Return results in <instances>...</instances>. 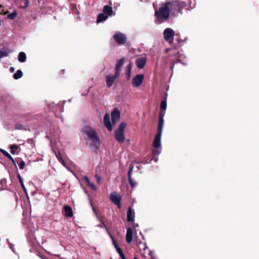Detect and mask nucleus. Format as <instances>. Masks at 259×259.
Wrapping results in <instances>:
<instances>
[{
	"label": "nucleus",
	"instance_id": "38",
	"mask_svg": "<svg viewBox=\"0 0 259 259\" xmlns=\"http://www.w3.org/2000/svg\"><path fill=\"white\" fill-rule=\"evenodd\" d=\"M58 157V159L59 160V161L64 166H65V162L64 161V160L61 158V157Z\"/></svg>",
	"mask_w": 259,
	"mask_h": 259
},
{
	"label": "nucleus",
	"instance_id": "9",
	"mask_svg": "<svg viewBox=\"0 0 259 259\" xmlns=\"http://www.w3.org/2000/svg\"><path fill=\"white\" fill-rule=\"evenodd\" d=\"M111 115L112 122L114 124L119 120L120 113L117 108H115L112 111Z\"/></svg>",
	"mask_w": 259,
	"mask_h": 259
},
{
	"label": "nucleus",
	"instance_id": "13",
	"mask_svg": "<svg viewBox=\"0 0 259 259\" xmlns=\"http://www.w3.org/2000/svg\"><path fill=\"white\" fill-rule=\"evenodd\" d=\"M124 59L122 58L118 60L115 66V76L118 77L119 75V72L121 70L122 66L123 64V61Z\"/></svg>",
	"mask_w": 259,
	"mask_h": 259
},
{
	"label": "nucleus",
	"instance_id": "20",
	"mask_svg": "<svg viewBox=\"0 0 259 259\" xmlns=\"http://www.w3.org/2000/svg\"><path fill=\"white\" fill-rule=\"evenodd\" d=\"M167 108L166 100H164L160 103V111L159 113L163 112V115H165V111Z\"/></svg>",
	"mask_w": 259,
	"mask_h": 259
},
{
	"label": "nucleus",
	"instance_id": "21",
	"mask_svg": "<svg viewBox=\"0 0 259 259\" xmlns=\"http://www.w3.org/2000/svg\"><path fill=\"white\" fill-rule=\"evenodd\" d=\"M65 214L66 217H71L73 215L72 208L69 206H65L64 207Z\"/></svg>",
	"mask_w": 259,
	"mask_h": 259
},
{
	"label": "nucleus",
	"instance_id": "25",
	"mask_svg": "<svg viewBox=\"0 0 259 259\" xmlns=\"http://www.w3.org/2000/svg\"><path fill=\"white\" fill-rule=\"evenodd\" d=\"M23 73L21 70H18L13 75V78L15 79L20 78L22 76Z\"/></svg>",
	"mask_w": 259,
	"mask_h": 259
},
{
	"label": "nucleus",
	"instance_id": "50",
	"mask_svg": "<svg viewBox=\"0 0 259 259\" xmlns=\"http://www.w3.org/2000/svg\"><path fill=\"white\" fill-rule=\"evenodd\" d=\"M134 259H139V258L138 257H135Z\"/></svg>",
	"mask_w": 259,
	"mask_h": 259
},
{
	"label": "nucleus",
	"instance_id": "6",
	"mask_svg": "<svg viewBox=\"0 0 259 259\" xmlns=\"http://www.w3.org/2000/svg\"><path fill=\"white\" fill-rule=\"evenodd\" d=\"M113 37L115 41L120 45H123L125 43L127 39L125 35L119 32L115 33Z\"/></svg>",
	"mask_w": 259,
	"mask_h": 259
},
{
	"label": "nucleus",
	"instance_id": "5",
	"mask_svg": "<svg viewBox=\"0 0 259 259\" xmlns=\"http://www.w3.org/2000/svg\"><path fill=\"white\" fill-rule=\"evenodd\" d=\"M164 39L168 42H172L174 38V31L170 28L165 29L163 31Z\"/></svg>",
	"mask_w": 259,
	"mask_h": 259
},
{
	"label": "nucleus",
	"instance_id": "26",
	"mask_svg": "<svg viewBox=\"0 0 259 259\" xmlns=\"http://www.w3.org/2000/svg\"><path fill=\"white\" fill-rule=\"evenodd\" d=\"M18 13L16 11H14L12 13L7 15V18L10 20L15 19L17 16Z\"/></svg>",
	"mask_w": 259,
	"mask_h": 259
},
{
	"label": "nucleus",
	"instance_id": "16",
	"mask_svg": "<svg viewBox=\"0 0 259 259\" xmlns=\"http://www.w3.org/2000/svg\"><path fill=\"white\" fill-rule=\"evenodd\" d=\"M116 77L115 76H114L113 75H109L106 76V81L108 88H110L112 85Z\"/></svg>",
	"mask_w": 259,
	"mask_h": 259
},
{
	"label": "nucleus",
	"instance_id": "39",
	"mask_svg": "<svg viewBox=\"0 0 259 259\" xmlns=\"http://www.w3.org/2000/svg\"><path fill=\"white\" fill-rule=\"evenodd\" d=\"M17 177L19 180V182L20 183V184H22L23 183V179L21 178V176L19 174H18L17 175Z\"/></svg>",
	"mask_w": 259,
	"mask_h": 259
},
{
	"label": "nucleus",
	"instance_id": "28",
	"mask_svg": "<svg viewBox=\"0 0 259 259\" xmlns=\"http://www.w3.org/2000/svg\"><path fill=\"white\" fill-rule=\"evenodd\" d=\"M115 249H116L117 252L119 254V255H120V257L121 258V259H126L124 254L122 252V250L121 249V248L119 246L117 247V248H115Z\"/></svg>",
	"mask_w": 259,
	"mask_h": 259
},
{
	"label": "nucleus",
	"instance_id": "4",
	"mask_svg": "<svg viewBox=\"0 0 259 259\" xmlns=\"http://www.w3.org/2000/svg\"><path fill=\"white\" fill-rule=\"evenodd\" d=\"M126 124L125 122L121 123L118 128L115 131V140L119 143H123L125 141L124 130Z\"/></svg>",
	"mask_w": 259,
	"mask_h": 259
},
{
	"label": "nucleus",
	"instance_id": "24",
	"mask_svg": "<svg viewBox=\"0 0 259 259\" xmlns=\"http://www.w3.org/2000/svg\"><path fill=\"white\" fill-rule=\"evenodd\" d=\"M84 179L85 180L86 182L87 183L88 185L91 187L94 190H96L97 188L95 186V185L93 184L90 182L89 178L87 176H84Z\"/></svg>",
	"mask_w": 259,
	"mask_h": 259
},
{
	"label": "nucleus",
	"instance_id": "36",
	"mask_svg": "<svg viewBox=\"0 0 259 259\" xmlns=\"http://www.w3.org/2000/svg\"><path fill=\"white\" fill-rule=\"evenodd\" d=\"M95 178L96 179L97 182L98 184H100L101 182V177L99 176L98 174L95 175Z\"/></svg>",
	"mask_w": 259,
	"mask_h": 259
},
{
	"label": "nucleus",
	"instance_id": "19",
	"mask_svg": "<svg viewBox=\"0 0 259 259\" xmlns=\"http://www.w3.org/2000/svg\"><path fill=\"white\" fill-rule=\"evenodd\" d=\"M108 18V15L105 13H100L97 17V23H99L106 21Z\"/></svg>",
	"mask_w": 259,
	"mask_h": 259
},
{
	"label": "nucleus",
	"instance_id": "11",
	"mask_svg": "<svg viewBox=\"0 0 259 259\" xmlns=\"http://www.w3.org/2000/svg\"><path fill=\"white\" fill-rule=\"evenodd\" d=\"M147 62V59L145 57L138 58L136 60V65L139 69L144 68Z\"/></svg>",
	"mask_w": 259,
	"mask_h": 259
},
{
	"label": "nucleus",
	"instance_id": "33",
	"mask_svg": "<svg viewBox=\"0 0 259 259\" xmlns=\"http://www.w3.org/2000/svg\"><path fill=\"white\" fill-rule=\"evenodd\" d=\"M133 168H134L133 166L130 165V166L129 167L128 171V173H127V176H132V174L133 172Z\"/></svg>",
	"mask_w": 259,
	"mask_h": 259
},
{
	"label": "nucleus",
	"instance_id": "34",
	"mask_svg": "<svg viewBox=\"0 0 259 259\" xmlns=\"http://www.w3.org/2000/svg\"><path fill=\"white\" fill-rule=\"evenodd\" d=\"M0 152H2L6 157L8 156V155L9 154L7 151L1 148H0Z\"/></svg>",
	"mask_w": 259,
	"mask_h": 259
},
{
	"label": "nucleus",
	"instance_id": "12",
	"mask_svg": "<svg viewBox=\"0 0 259 259\" xmlns=\"http://www.w3.org/2000/svg\"><path fill=\"white\" fill-rule=\"evenodd\" d=\"M104 123L106 127L110 131L112 130V126L110 122V115L106 113L104 117Z\"/></svg>",
	"mask_w": 259,
	"mask_h": 259
},
{
	"label": "nucleus",
	"instance_id": "10",
	"mask_svg": "<svg viewBox=\"0 0 259 259\" xmlns=\"http://www.w3.org/2000/svg\"><path fill=\"white\" fill-rule=\"evenodd\" d=\"M162 134L157 133L156 135L153 142V147L154 148L157 149L159 148H161V138Z\"/></svg>",
	"mask_w": 259,
	"mask_h": 259
},
{
	"label": "nucleus",
	"instance_id": "45",
	"mask_svg": "<svg viewBox=\"0 0 259 259\" xmlns=\"http://www.w3.org/2000/svg\"><path fill=\"white\" fill-rule=\"evenodd\" d=\"M7 158H8L9 159H10L11 160L13 159V157L12 156L9 154L8 155V156L7 157Z\"/></svg>",
	"mask_w": 259,
	"mask_h": 259
},
{
	"label": "nucleus",
	"instance_id": "43",
	"mask_svg": "<svg viewBox=\"0 0 259 259\" xmlns=\"http://www.w3.org/2000/svg\"><path fill=\"white\" fill-rule=\"evenodd\" d=\"M21 186H22V187L23 189L24 190V191L25 192H26L27 190H26V188H25V186H24V183L21 184Z\"/></svg>",
	"mask_w": 259,
	"mask_h": 259
},
{
	"label": "nucleus",
	"instance_id": "1",
	"mask_svg": "<svg viewBox=\"0 0 259 259\" xmlns=\"http://www.w3.org/2000/svg\"><path fill=\"white\" fill-rule=\"evenodd\" d=\"M171 16L182 15L183 10L186 7V3L182 0H172L166 2Z\"/></svg>",
	"mask_w": 259,
	"mask_h": 259
},
{
	"label": "nucleus",
	"instance_id": "18",
	"mask_svg": "<svg viewBox=\"0 0 259 259\" xmlns=\"http://www.w3.org/2000/svg\"><path fill=\"white\" fill-rule=\"evenodd\" d=\"M133 232L132 228H129L127 229L126 234V240L127 243H130L133 240Z\"/></svg>",
	"mask_w": 259,
	"mask_h": 259
},
{
	"label": "nucleus",
	"instance_id": "17",
	"mask_svg": "<svg viewBox=\"0 0 259 259\" xmlns=\"http://www.w3.org/2000/svg\"><path fill=\"white\" fill-rule=\"evenodd\" d=\"M135 219V212L131 207H129L127 212V221L128 222H133Z\"/></svg>",
	"mask_w": 259,
	"mask_h": 259
},
{
	"label": "nucleus",
	"instance_id": "35",
	"mask_svg": "<svg viewBox=\"0 0 259 259\" xmlns=\"http://www.w3.org/2000/svg\"><path fill=\"white\" fill-rule=\"evenodd\" d=\"M97 226L101 227V228H105V229L106 230V231L107 232V233L108 234H109V232L108 229L107 228V227H106L104 223H102V224L101 225H97Z\"/></svg>",
	"mask_w": 259,
	"mask_h": 259
},
{
	"label": "nucleus",
	"instance_id": "8",
	"mask_svg": "<svg viewBox=\"0 0 259 259\" xmlns=\"http://www.w3.org/2000/svg\"><path fill=\"white\" fill-rule=\"evenodd\" d=\"M144 79V75L140 74L136 75L133 79V85L134 87H139L143 82Z\"/></svg>",
	"mask_w": 259,
	"mask_h": 259
},
{
	"label": "nucleus",
	"instance_id": "3",
	"mask_svg": "<svg viewBox=\"0 0 259 259\" xmlns=\"http://www.w3.org/2000/svg\"><path fill=\"white\" fill-rule=\"evenodd\" d=\"M83 132L92 141L95 145L99 144V137L97 132L91 127L85 126L83 129Z\"/></svg>",
	"mask_w": 259,
	"mask_h": 259
},
{
	"label": "nucleus",
	"instance_id": "32",
	"mask_svg": "<svg viewBox=\"0 0 259 259\" xmlns=\"http://www.w3.org/2000/svg\"><path fill=\"white\" fill-rule=\"evenodd\" d=\"M25 163L24 161H21L19 164V167L20 169H23L25 166Z\"/></svg>",
	"mask_w": 259,
	"mask_h": 259
},
{
	"label": "nucleus",
	"instance_id": "14",
	"mask_svg": "<svg viewBox=\"0 0 259 259\" xmlns=\"http://www.w3.org/2000/svg\"><path fill=\"white\" fill-rule=\"evenodd\" d=\"M103 12L108 15V17L112 15L114 16L115 15V13L113 12L112 7L109 5H105L104 6Z\"/></svg>",
	"mask_w": 259,
	"mask_h": 259
},
{
	"label": "nucleus",
	"instance_id": "48",
	"mask_svg": "<svg viewBox=\"0 0 259 259\" xmlns=\"http://www.w3.org/2000/svg\"><path fill=\"white\" fill-rule=\"evenodd\" d=\"M109 6H111L112 5V1H110L109 2Z\"/></svg>",
	"mask_w": 259,
	"mask_h": 259
},
{
	"label": "nucleus",
	"instance_id": "22",
	"mask_svg": "<svg viewBox=\"0 0 259 259\" xmlns=\"http://www.w3.org/2000/svg\"><path fill=\"white\" fill-rule=\"evenodd\" d=\"M133 67V64L132 62H131L130 63L127 65L126 67V76L127 79H130L131 77V73L132 71V68Z\"/></svg>",
	"mask_w": 259,
	"mask_h": 259
},
{
	"label": "nucleus",
	"instance_id": "31",
	"mask_svg": "<svg viewBox=\"0 0 259 259\" xmlns=\"http://www.w3.org/2000/svg\"><path fill=\"white\" fill-rule=\"evenodd\" d=\"M128 180L131 187H134L136 185V183L133 181L132 176H128Z\"/></svg>",
	"mask_w": 259,
	"mask_h": 259
},
{
	"label": "nucleus",
	"instance_id": "29",
	"mask_svg": "<svg viewBox=\"0 0 259 259\" xmlns=\"http://www.w3.org/2000/svg\"><path fill=\"white\" fill-rule=\"evenodd\" d=\"M161 152V148H154V149L153 150L152 153L154 156L158 155L160 154Z\"/></svg>",
	"mask_w": 259,
	"mask_h": 259
},
{
	"label": "nucleus",
	"instance_id": "44",
	"mask_svg": "<svg viewBox=\"0 0 259 259\" xmlns=\"http://www.w3.org/2000/svg\"><path fill=\"white\" fill-rule=\"evenodd\" d=\"M151 160H154L155 162H157L158 160V157H154L152 158Z\"/></svg>",
	"mask_w": 259,
	"mask_h": 259
},
{
	"label": "nucleus",
	"instance_id": "42",
	"mask_svg": "<svg viewBox=\"0 0 259 259\" xmlns=\"http://www.w3.org/2000/svg\"><path fill=\"white\" fill-rule=\"evenodd\" d=\"M149 254L151 256V259H157L153 254H152V253L150 251L149 253Z\"/></svg>",
	"mask_w": 259,
	"mask_h": 259
},
{
	"label": "nucleus",
	"instance_id": "30",
	"mask_svg": "<svg viewBox=\"0 0 259 259\" xmlns=\"http://www.w3.org/2000/svg\"><path fill=\"white\" fill-rule=\"evenodd\" d=\"M15 129L16 130H25V128L24 126L21 124H17L15 126Z\"/></svg>",
	"mask_w": 259,
	"mask_h": 259
},
{
	"label": "nucleus",
	"instance_id": "2",
	"mask_svg": "<svg viewBox=\"0 0 259 259\" xmlns=\"http://www.w3.org/2000/svg\"><path fill=\"white\" fill-rule=\"evenodd\" d=\"M170 14L168 6L166 3L161 5L158 10H155V15L156 17V21L158 23H161L166 21Z\"/></svg>",
	"mask_w": 259,
	"mask_h": 259
},
{
	"label": "nucleus",
	"instance_id": "41",
	"mask_svg": "<svg viewBox=\"0 0 259 259\" xmlns=\"http://www.w3.org/2000/svg\"><path fill=\"white\" fill-rule=\"evenodd\" d=\"M29 3L28 0H25V6L23 7V8H26L29 6Z\"/></svg>",
	"mask_w": 259,
	"mask_h": 259
},
{
	"label": "nucleus",
	"instance_id": "46",
	"mask_svg": "<svg viewBox=\"0 0 259 259\" xmlns=\"http://www.w3.org/2000/svg\"><path fill=\"white\" fill-rule=\"evenodd\" d=\"M11 161H12V162L13 163V164L16 166V163H15V161L14 159V158H13V159H12V160H11Z\"/></svg>",
	"mask_w": 259,
	"mask_h": 259
},
{
	"label": "nucleus",
	"instance_id": "51",
	"mask_svg": "<svg viewBox=\"0 0 259 259\" xmlns=\"http://www.w3.org/2000/svg\"><path fill=\"white\" fill-rule=\"evenodd\" d=\"M93 210H94V211L95 212H95V209H94V208L93 209Z\"/></svg>",
	"mask_w": 259,
	"mask_h": 259
},
{
	"label": "nucleus",
	"instance_id": "7",
	"mask_svg": "<svg viewBox=\"0 0 259 259\" xmlns=\"http://www.w3.org/2000/svg\"><path fill=\"white\" fill-rule=\"evenodd\" d=\"M110 199L111 201L117 206L118 208L121 207V199L120 195L116 192H113L110 194Z\"/></svg>",
	"mask_w": 259,
	"mask_h": 259
},
{
	"label": "nucleus",
	"instance_id": "23",
	"mask_svg": "<svg viewBox=\"0 0 259 259\" xmlns=\"http://www.w3.org/2000/svg\"><path fill=\"white\" fill-rule=\"evenodd\" d=\"M26 56L24 52H21L18 55V61L20 62L23 63L26 61Z\"/></svg>",
	"mask_w": 259,
	"mask_h": 259
},
{
	"label": "nucleus",
	"instance_id": "37",
	"mask_svg": "<svg viewBox=\"0 0 259 259\" xmlns=\"http://www.w3.org/2000/svg\"><path fill=\"white\" fill-rule=\"evenodd\" d=\"M110 237H111V239H112V243H113V244L114 247L115 248H117V247H118V246L117 243L116 242L115 239L113 237H112L111 236H110Z\"/></svg>",
	"mask_w": 259,
	"mask_h": 259
},
{
	"label": "nucleus",
	"instance_id": "27",
	"mask_svg": "<svg viewBox=\"0 0 259 259\" xmlns=\"http://www.w3.org/2000/svg\"><path fill=\"white\" fill-rule=\"evenodd\" d=\"M18 149V146L17 145L14 144L10 146L11 153L12 154H15L16 153L17 150Z\"/></svg>",
	"mask_w": 259,
	"mask_h": 259
},
{
	"label": "nucleus",
	"instance_id": "49",
	"mask_svg": "<svg viewBox=\"0 0 259 259\" xmlns=\"http://www.w3.org/2000/svg\"><path fill=\"white\" fill-rule=\"evenodd\" d=\"M144 247L143 248L144 250L146 248H147V246L144 244Z\"/></svg>",
	"mask_w": 259,
	"mask_h": 259
},
{
	"label": "nucleus",
	"instance_id": "47",
	"mask_svg": "<svg viewBox=\"0 0 259 259\" xmlns=\"http://www.w3.org/2000/svg\"><path fill=\"white\" fill-rule=\"evenodd\" d=\"M10 71L11 72H13L14 71V68L13 67H11L10 69Z\"/></svg>",
	"mask_w": 259,
	"mask_h": 259
},
{
	"label": "nucleus",
	"instance_id": "40",
	"mask_svg": "<svg viewBox=\"0 0 259 259\" xmlns=\"http://www.w3.org/2000/svg\"><path fill=\"white\" fill-rule=\"evenodd\" d=\"M9 246H10V249L14 252H15V249H14V245L11 244V243H9Z\"/></svg>",
	"mask_w": 259,
	"mask_h": 259
},
{
	"label": "nucleus",
	"instance_id": "15",
	"mask_svg": "<svg viewBox=\"0 0 259 259\" xmlns=\"http://www.w3.org/2000/svg\"><path fill=\"white\" fill-rule=\"evenodd\" d=\"M164 115H163V112L159 113V124L158 126L157 133L162 134V129L164 126Z\"/></svg>",
	"mask_w": 259,
	"mask_h": 259
}]
</instances>
